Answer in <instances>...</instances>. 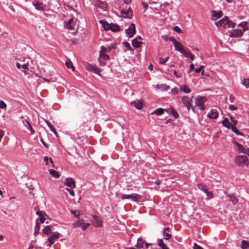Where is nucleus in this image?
<instances>
[{
  "label": "nucleus",
  "mask_w": 249,
  "mask_h": 249,
  "mask_svg": "<svg viewBox=\"0 0 249 249\" xmlns=\"http://www.w3.org/2000/svg\"><path fill=\"white\" fill-rule=\"evenodd\" d=\"M228 196L230 198V201L232 202L233 204H236L238 203V200L233 195H229Z\"/></svg>",
  "instance_id": "36"
},
{
  "label": "nucleus",
  "mask_w": 249,
  "mask_h": 249,
  "mask_svg": "<svg viewBox=\"0 0 249 249\" xmlns=\"http://www.w3.org/2000/svg\"><path fill=\"white\" fill-rule=\"evenodd\" d=\"M235 25L236 23L232 22L228 18V17H227V28H234Z\"/></svg>",
  "instance_id": "34"
},
{
  "label": "nucleus",
  "mask_w": 249,
  "mask_h": 249,
  "mask_svg": "<svg viewBox=\"0 0 249 249\" xmlns=\"http://www.w3.org/2000/svg\"><path fill=\"white\" fill-rule=\"evenodd\" d=\"M227 17H225L218 21L216 22L215 25L217 27H222L224 28H227Z\"/></svg>",
  "instance_id": "12"
},
{
  "label": "nucleus",
  "mask_w": 249,
  "mask_h": 249,
  "mask_svg": "<svg viewBox=\"0 0 249 249\" xmlns=\"http://www.w3.org/2000/svg\"><path fill=\"white\" fill-rule=\"evenodd\" d=\"M83 223H84V219L78 218V220L77 221H75V222H74L73 223V227L74 228L81 227V225Z\"/></svg>",
  "instance_id": "28"
},
{
  "label": "nucleus",
  "mask_w": 249,
  "mask_h": 249,
  "mask_svg": "<svg viewBox=\"0 0 249 249\" xmlns=\"http://www.w3.org/2000/svg\"><path fill=\"white\" fill-rule=\"evenodd\" d=\"M169 59V57H167L166 58H163L162 57H160L159 58V63L160 64H164L165 63H166L168 60Z\"/></svg>",
  "instance_id": "45"
},
{
  "label": "nucleus",
  "mask_w": 249,
  "mask_h": 249,
  "mask_svg": "<svg viewBox=\"0 0 249 249\" xmlns=\"http://www.w3.org/2000/svg\"><path fill=\"white\" fill-rule=\"evenodd\" d=\"M230 120L231 121V122L234 125H235L237 124V121L234 118V117L231 116H230Z\"/></svg>",
  "instance_id": "53"
},
{
  "label": "nucleus",
  "mask_w": 249,
  "mask_h": 249,
  "mask_svg": "<svg viewBox=\"0 0 249 249\" xmlns=\"http://www.w3.org/2000/svg\"><path fill=\"white\" fill-rule=\"evenodd\" d=\"M238 28L231 31L229 36L231 37H240L243 33L248 29V23L246 21H242L237 25Z\"/></svg>",
  "instance_id": "1"
},
{
  "label": "nucleus",
  "mask_w": 249,
  "mask_h": 249,
  "mask_svg": "<svg viewBox=\"0 0 249 249\" xmlns=\"http://www.w3.org/2000/svg\"><path fill=\"white\" fill-rule=\"evenodd\" d=\"M174 47H175V49L176 51L180 52L181 53H183V51L185 50V48H184V47L183 46L182 44L178 41L174 45Z\"/></svg>",
  "instance_id": "17"
},
{
  "label": "nucleus",
  "mask_w": 249,
  "mask_h": 249,
  "mask_svg": "<svg viewBox=\"0 0 249 249\" xmlns=\"http://www.w3.org/2000/svg\"><path fill=\"white\" fill-rule=\"evenodd\" d=\"M221 15H222V12L221 11L216 12L214 10L212 11V19L213 20H216L218 18H220L221 17Z\"/></svg>",
  "instance_id": "19"
},
{
  "label": "nucleus",
  "mask_w": 249,
  "mask_h": 249,
  "mask_svg": "<svg viewBox=\"0 0 249 249\" xmlns=\"http://www.w3.org/2000/svg\"><path fill=\"white\" fill-rule=\"evenodd\" d=\"M180 90L187 94L190 93L191 91L190 88L186 85L181 86L180 87Z\"/></svg>",
  "instance_id": "24"
},
{
  "label": "nucleus",
  "mask_w": 249,
  "mask_h": 249,
  "mask_svg": "<svg viewBox=\"0 0 249 249\" xmlns=\"http://www.w3.org/2000/svg\"><path fill=\"white\" fill-rule=\"evenodd\" d=\"M64 185L71 188H74L76 187L75 180L73 178H67L64 183Z\"/></svg>",
  "instance_id": "13"
},
{
  "label": "nucleus",
  "mask_w": 249,
  "mask_h": 249,
  "mask_svg": "<svg viewBox=\"0 0 249 249\" xmlns=\"http://www.w3.org/2000/svg\"><path fill=\"white\" fill-rule=\"evenodd\" d=\"M141 197V195L134 193L130 195H124L122 196V199H130L133 201H137Z\"/></svg>",
  "instance_id": "6"
},
{
  "label": "nucleus",
  "mask_w": 249,
  "mask_h": 249,
  "mask_svg": "<svg viewBox=\"0 0 249 249\" xmlns=\"http://www.w3.org/2000/svg\"><path fill=\"white\" fill-rule=\"evenodd\" d=\"M229 108L231 110H236L237 109V107L233 105H230Z\"/></svg>",
  "instance_id": "60"
},
{
  "label": "nucleus",
  "mask_w": 249,
  "mask_h": 249,
  "mask_svg": "<svg viewBox=\"0 0 249 249\" xmlns=\"http://www.w3.org/2000/svg\"><path fill=\"white\" fill-rule=\"evenodd\" d=\"M32 4L36 10L42 11L45 10L43 3L39 0H33Z\"/></svg>",
  "instance_id": "10"
},
{
  "label": "nucleus",
  "mask_w": 249,
  "mask_h": 249,
  "mask_svg": "<svg viewBox=\"0 0 249 249\" xmlns=\"http://www.w3.org/2000/svg\"><path fill=\"white\" fill-rule=\"evenodd\" d=\"M142 5L143 8H144V12H145L148 7V5L146 2H142Z\"/></svg>",
  "instance_id": "59"
},
{
  "label": "nucleus",
  "mask_w": 249,
  "mask_h": 249,
  "mask_svg": "<svg viewBox=\"0 0 249 249\" xmlns=\"http://www.w3.org/2000/svg\"><path fill=\"white\" fill-rule=\"evenodd\" d=\"M49 172L50 174L55 178H59L60 177V175L58 172L53 169L50 170Z\"/></svg>",
  "instance_id": "35"
},
{
  "label": "nucleus",
  "mask_w": 249,
  "mask_h": 249,
  "mask_svg": "<svg viewBox=\"0 0 249 249\" xmlns=\"http://www.w3.org/2000/svg\"><path fill=\"white\" fill-rule=\"evenodd\" d=\"M90 225V223H85V221L84 220V223L82 224V225H81L82 230L83 231L86 230L87 228Z\"/></svg>",
  "instance_id": "46"
},
{
  "label": "nucleus",
  "mask_w": 249,
  "mask_h": 249,
  "mask_svg": "<svg viewBox=\"0 0 249 249\" xmlns=\"http://www.w3.org/2000/svg\"><path fill=\"white\" fill-rule=\"evenodd\" d=\"M206 101L207 99L205 97L197 96L195 98L196 106L198 107L201 110H204L206 108V106L204 104Z\"/></svg>",
  "instance_id": "3"
},
{
  "label": "nucleus",
  "mask_w": 249,
  "mask_h": 249,
  "mask_svg": "<svg viewBox=\"0 0 249 249\" xmlns=\"http://www.w3.org/2000/svg\"><path fill=\"white\" fill-rule=\"evenodd\" d=\"M158 245L160 247L161 249H169L163 243V241L161 239L158 240Z\"/></svg>",
  "instance_id": "31"
},
{
  "label": "nucleus",
  "mask_w": 249,
  "mask_h": 249,
  "mask_svg": "<svg viewBox=\"0 0 249 249\" xmlns=\"http://www.w3.org/2000/svg\"><path fill=\"white\" fill-rule=\"evenodd\" d=\"M72 189L73 188H66V190L70 193L71 195L72 196H74V192Z\"/></svg>",
  "instance_id": "52"
},
{
  "label": "nucleus",
  "mask_w": 249,
  "mask_h": 249,
  "mask_svg": "<svg viewBox=\"0 0 249 249\" xmlns=\"http://www.w3.org/2000/svg\"><path fill=\"white\" fill-rule=\"evenodd\" d=\"M174 31L176 32H177V33H180L181 32V30L180 28L178 26H176L174 27Z\"/></svg>",
  "instance_id": "55"
},
{
  "label": "nucleus",
  "mask_w": 249,
  "mask_h": 249,
  "mask_svg": "<svg viewBox=\"0 0 249 249\" xmlns=\"http://www.w3.org/2000/svg\"><path fill=\"white\" fill-rule=\"evenodd\" d=\"M84 68L88 71H92L96 74H99V73L101 71L100 69L97 68L94 65L89 64L87 62H85L84 63Z\"/></svg>",
  "instance_id": "5"
},
{
  "label": "nucleus",
  "mask_w": 249,
  "mask_h": 249,
  "mask_svg": "<svg viewBox=\"0 0 249 249\" xmlns=\"http://www.w3.org/2000/svg\"><path fill=\"white\" fill-rule=\"evenodd\" d=\"M205 194H206L207 197L210 199L213 198V192L212 191L209 192L208 190L207 192L205 193Z\"/></svg>",
  "instance_id": "49"
},
{
  "label": "nucleus",
  "mask_w": 249,
  "mask_h": 249,
  "mask_svg": "<svg viewBox=\"0 0 249 249\" xmlns=\"http://www.w3.org/2000/svg\"><path fill=\"white\" fill-rule=\"evenodd\" d=\"M45 122L50 129L53 128V126L48 121L45 120Z\"/></svg>",
  "instance_id": "57"
},
{
  "label": "nucleus",
  "mask_w": 249,
  "mask_h": 249,
  "mask_svg": "<svg viewBox=\"0 0 249 249\" xmlns=\"http://www.w3.org/2000/svg\"><path fill=\"white\" fill-rule=\"evenodd\" d=\"M70 212L71 214H72L74 216L79 218L80 213L79 211L71 210Z\"/></svg>",
  "instance_id": "47"
},
{
  "label": "nucleus",
  "mask_w": 249,
  "mask_h": 249,
  "mask_svg": "<svg viewBox=\"0 0 249 249\" xmlns=\"http://www.w3.org/2000/svg\"><path fill=\"white\" fill-rule=\"evenodd\" d=\"M99 58H100V60L102 59V60H106L108 59L109 56L106 53H100V56H99Z\"/></svg>",
  "instance_id": "43"
},
{
  "label": "nucleus",
  "mask_w": 249,
  "mask_h": 249,
  "mask_svg": "<svg viewBox=\"0 0 249 249\" xmlns=\"http://www.w3.org/2000/svg\"><path fill=\"white\" fill-rule=\"evenodd\" d=\"M107 52V49L104 46L101 47V50L100 51V53H106Z\"/></svg>",
  "instance_id": "51"
},
{
  "label": "nucleus",
  "mask_w": 249,
  "mask_h": 249,
  "mask_svg": "<svg viewBox=\"0 0 249 249\" xmlns=\"http://www.w3.org/2000/svg\"><path fill=\"white\" fill-rule=\"evenodd\" d=\"M197 187L198 188L204 192L205 193L207 192V191L208 190L207 186L203 183H199L197 184Z\"/></svg>",
  "instance_id": "27"
},
{
  "label": "nucleus",
  "mask_w": 249,
  "mask_h": 249,
  "mask_svg": "<svg viewBox=\"0 0 249 249\" xmlns=\"http://www.w3.org/2000/svg\"><path fill=\"white\" fill-rule=\"evenodd\" d=\"M142 43V42L138 41L137 40V38H134L132 41V46L136 48H138L140 47L141 44Z\"/></svg>",
  "instance_id": "30"
},
{
  "label": "nucleus",
  "mask_w": 249,
  "mask_h": 249,
  "mask_svg": "<svg viewBox=\"0 0 249 249\" xmlns=\"http://www.w3.org/2000/svg\"><path fill=\"white\" fill-rule=\"evenodd\" d=\"M131 105L134 106L138 109H141L142 107V103L138 100L131 102Z\"/></svg>",
  "instance_id": "21"
},
{
  "label": "nucleus",
  "mask_w": 249,
  "mask_h": 249,
  "mask_svg": "<svg viewBox=\"0 0 249 249\" xmlns=\"http://www.w3.org/2000/svg\"><path fill=\"white\" fill-rule=\"evenodd\" d=\"M164 109L161 108H159L157 109H156L155 111H154L152 114L155 113L157 115H160L164 113Z\"/></svg>",
  "instance_id": "38"
},
{
  "label": "nucleus",
  "mask_w": 249,
  "mask_h": 249,
  "mask_svg": "<svg viewBox=\"0 0 249 249\" xmlns=\"http://www.w3.org/2000/svg\"><path fill=\"white\" fill-rule=\"evenodd\" d=\"M242 248L244 249V248H247L249 247V244L248 243V242H246L245 240H243L242 241Z\"/></svg>",
  "instance_id": "50"
},
{
  "label": "nucleus",
  "mask_w": 249,
  "mask_h": 249,
  "mask_svg": "<svg viewBox=\"0 0 249 249\" xmlns=\"http://www.w3.org/2000/svg\"><path fill=\"white\" fill-rule=\"evenodd\" d=\"M170 232V229L169 228H165L164 229L163 236L164 237V239L169 240L171 236Z\"/></svg>",
  "instance_id": "18"
},
{
  "label": "nucleus",
  "mask_w": 249,
  "mask_h": 249,
  "mask_svg": "<svg viewBox=\"0 0 249 249\" xmlns=\"http://www.w3.org/2000/svg\"><path fill=\"white\" fill-rule=\"evenodd\" d=\"M234 162L237 166L239 167H248L249 165V161L246 156L238 155L236 156L234 159Z\"/></svg>",
  "instance_id": "2"
},
{
  "label": "nucleus",
  "mask_w": 249,
  "mask_h": 249,
  "mask_svg": "<svg viewBox=\"0 0 249 249\" xmlns=\"http://www.w3.org/2000/svg\"><path fill=\"white\" fill-rule=\"evenodd\" d=\"M100 22L103 25L105 30H109L110 29L111 23L109 24L107 21L101 20Z\"/></svg>",
  "instance_id": "26"
},
{
  "label": "nucleus",
  "mask_w": 249,
  "mask_h": 249,
  "mask_svg": "<svg viewBox=\"0 0 249 249\" xmlns=\"http://www.w3.org/2000/svg\"><path fill=\"white\" fill-rule=\"evenodd\" d=\"M59 238V233L57 232H53L52 235L50 236L48 238V241L49 243L47 245V246L51 247V245L53 244L55 241L57 240Z\"/></svg>",
  "instance_id": "8"
},
{
  "label": "nucleus",
  "mask_w": 249,
  "mask_h": 249,
  "mask_svg": "<svg viewBox=\"0 0 249 249\" xmlns=\"http://www.w3.org/2000/svg\"><path fill=\"white\" fill-rule=\"evenodd\" d=\"M28 62L26 63H25L22 65V68L24 70H28Z\"/></svg>",
  "instance_id": "62"
},
{
  "label": "nucleus",
  "mask_w": 249,
  "mask_h": 249,
  "mask_svg": "<svg viewBox=\"0 0 249 249\" xmlns=\"http://www.w3.org/2000/svg\"><path fill=\"white\" fill-rule=\"evenodd\" d=\"M125 33L129 37H132L136 33V28L134 23H131L128 28L125 29Z\"/></svg>",
  "instance_id": "7"
},
{
  "label": "nucleus",
  "mask_w": 249,
  "mask_h": 249,
  "mask_svg": "<svg viewBox=\"0 0 249 249\" xmlns=\"http://www.w3.org/2000/svg\"><path fill=\"white\" fill-rule=\"evenodd\" d=\"M92 222L96 227H101L102 226L101 219L97 216L92 215Z\"/></svg>",
  "instance_id": "11"
},
{
  "label": "nucleus",
  "mask_w": 249,
  "mask_h": 249,
  "mask_svg": "<svg viewBox=\"0 0 249 249\" xmlns=\"http://www.w3.org/2000/svg\"><path fill=\"white\" fill-rule=\"evenodd\" d=\"M193 249H203L201 246L198 245L196 243H194Z\"/></svg>",
  "instance_id": "58"
},
{
  "label": "nucleus",
  "mask_w": 249,
  "mask_h": 249,
  "mask_svg": "<svg viewBox=\"0 0 249 249\" xmlns=\"http://www.w3.org/2000/svg\"><path fill=\"white\" fill-rule=\"evenodd\" d=\"M169 40L171 41L173 43L174 45L178 41L173 37H170Z\"/></svg>",
  "instance_id": "56"
},
{
  "label": "nucleus",
  "mask_w": 249,
  "mask_h": 249,
  "mask_svg": "<svg viewBox=\"0 0 249 249\" xmlns=\"http://www.w3.org/2000/svg\"><path fill=\"white\" fill-rule=\"evenodd\" d=\"M241 84L245 86L246 88H248L249 87V79H244L242 80Z\"/></svg>",
  "instance_id": "44"
},
{
  "label": "nucleus",
  "mask_w": 249,
  "mask_h": 249,
  "mask_svg": "<svg viewBox=\"0 0 249 249\" xmlns=\"http://www.w3.org/2000/svg\"><path fill=\"white\" fill-rule=\"evenodd\" d=\"M170 112L175 118H177L178 117V114L177 111L173 107L170 108Z\"/></svg>",
  "instance_id": "42"
},
{
  "label": "nucleus",
  "mask_w": 249,
  "mask_h": 249,
  "mask_svg": "<svg viewBox=\"0 0 249 249\" xmlns=\"http://www.w3.org/2000/svg\"><path fill=\"white\" fill-rule=\"evenodd\" d=\"M121 13L125 15L124 16L125 18H131L132 17V11L130 7H129L126 11L124 9H122Z\"/></svg>",
  "instance_id": "14"
},
{
  "label": "nucleus",
  "mask_w": 249,
  "mask_h": 249,
  "mask_svg": "<svg viewBox=\"0 0 249 249\" xmlns=\"http://www.w3.org/2000/svg\"><path fill=\"white\" fill-rule=\"evenodd\" d=\"M39 230H40V225L37 221V220H36V226H35V229H34V234L35 235L38 234Z\"/></svg>",
  "instance_id": "39"
},
{
  "label": "nucleus",
  "mask_w": 249,
  "mask_h": 249,
  "mask_svg": "<svg viewBox=\"0 0 249 249\" xmlns=\"http://www.w3.org/2000/svg\"><path fill=\"white\" fill-rule=\"evenodd\" d=\"M65 64L68 69L71 68L73 71H74V67H73L72 62L70 61V59H68L66 60Z\"/></svg>",
  "instance_id": "37"
},
{
  "label": "nucleus",
  "mask_w": 249,
  "mask_h": 249,
  "mask_svg": "<svg viewBox=\"0 0 249 249\" xmlns=\"http://www.w3.org/2000/svg\"><path fill=\"white\" fill-rule=\"evenodd\" d=\"M236 145L238 147L239 152L247 154L248 156H249V148H245L241 144L239 143H236Z\"/></svg>",
  "instance_id": "15"
},
{
  "label": "nucleus",
  "mask_w": 249,
  "mask_h": 249,
  "mask_svg": "<svg viewBox=\"0 0 249 249\" xmlns=\"http://www.w3.org/2000/svg\"><path fill=\"white\" fill-rule=\"evenodd\" d=\"M207 116L211 119H216L218 116V113L214 109H212L207 114Z\"/></svg>",
  "instance_id": "16"
},
{
  "label": "nucleus",
  "mask_w": 249,
  "mask_h": 249,
  "mask_svg": "<svg viewBox=\"0 0 249 249\" xmlns=\"http://www.w3.org/2000/svg\"><path fill=\"white\" fill-rule=\"evenodd\" d=\"M145 241H144L142 238H138L137 240V243L136 245V247L139 249H143L144 248V245L145 243Z\"/></svg>",
  "instance_id": "25"
},
{
  "label": "nucleus",
  "mask_w": 249,
  "mask_h": 249,
  "mask_svg": "<svg viewBox=\"0 0 249 249\" xmlns=\"http://www.w3.org/2000/svg\"><path fill=\"white\" fill-rule=\"evenodd\" d=\"M223 125L228 129H231L233 125L229 121L228 118H225L222 122Z\"/></svg>",
  "instance_id": "23"
},
{
  "label": "nucleus",
  "mask_w": 249,
  "mask_h": 249,
  "mask_svg": "<svg viewBox=\"0 0 249 249\" xmlns=\"http://www.w3.org/2000/svg\"><path fill=\"white\" fill-rule=\"evenodd\" d=\"M169 5L168 2H164L162 5H160V9H162V7H166Z\"/></svg>",
  "instance_id": "63"
},
{
  "label": "nucleus",
  "mask_w": 249,
  "mask_h": 249,
  "mask_svg": "<svg viewBox=\"0 0 249 249\" xmlns=\"http://www.w3.org/2000/svg\"><path fill=\"white\" fill-rule=\"evenodd\" d=\"M96 6L97 7L102 9L104 11L107 10V5L105 2L100 1L96 3Z\"/></svg>",
  "instance_id": "22"
},
{
  "label": "nucleus",
  "mask_w": 249,
  "mask_h": 249,
  "mask_svg": "<svg viewBox=\"0 0 249 249\" xmlns=\"http://www.w3.org/2000/svg\"><path fill=\"white\" fill-rule=\"evenodd\" d=\"M182 54L186 57H189L192 53L188 49H185L183 51V53H182Z\"/></svg>",
  "instance_id": "41"
},
{
  "label": "nucleus",
  "mask_w": 249,
  "mask_h": 249,
  "mask_svg": "<svg viewBox=\"0 0 249 249\" xmlns=\"http://www.w3.org/2000/svg\"><path fill=\"white\" fill-rule=\"evenodd\" d=\"M6 107V104L3 101H0V108L3 109V108H5Z\"/></svg>",
  "instance_id": "54"
},
{
  "label": "nucleus",
  "mask_w": 249,
  "mask_h": 249,
  "mask_svg": "<svg viewBox=\"0 0 249 249\" xmlns=\"http://www.w3.org/2000/svg\"><path fill=\"white\" fill-rule=\"evenodd\" d=\"M45 219H46L44 217V216L43 215L42 216H41L40 217H39V220L41 223H44Z\"/></svg>",
  "instance_id": "64"
},
{
  "label": "nucleus",
  "mask_w": 249,
  "mask_h": 249,
  "mask_svg": "<svg viewBox=\"0 0 249 249\" xmlns=\"http://www.w3.org/2000/svg\"><path fill=\"white\" fill-rule=\"evenodd\" d=\"M231 129L232 130V131L234 132L236 134H237L238 136H242L243 134L239 131V130L237 129V128L235 126L232 125Z\"/></svg>",
  "instance_id": "40"
},
{
  "label": "nucleus",
  "mask_w": 249,
  "mask_h": 249,
  "mask_svg": "<svg viewBox=\"0 0 249 249\" xmlns=\"http://www.w3.org/2000/svg\"><path fill=\"white\" fill-rule=\"evenodd\" d=\"M120 29V26L114 23H111L110 29L113 32H118L119 31Z\"/></svg>",
  "instance_id": "32"
},
{
  "label": "nucleus",
  "mask_w": 249,
  "mask_h": 249,
  "mask_svg": "<svg viewBox=\"0 0 249 249\" xmlns=\"http://www.w3.org/2000/svg\"><path fill=\"white\" fill-rule=\"evenodd\" d=\"M204 68V66H201L199 68H197V69H195V71L197 73H199L200 72L202 69Z\"/></svg>",
  "instance_id": "61"
},
{
  "label": "nucleus",
  "mask_w": 249,
  "mask_h": 249,
  "mask_svg": "<svg viewBox=\"0 0 249 249\" xmlns=\"http://www.w3.org/2000/svg\"><path fill=\"white\" fill-rule=\"evenodd\" d=\"M171 92L173 95L177 94L178 93V89L177 88H174L171 89Z\"/></svg>",
  "instance_id": "48"
},
{
  "label": "nucleus",
  "mask_w": 249,
  "mask_h": 249,
  "mask_svg": "<svg viewBox=\"0 0 249 249\" xmlns=\"http://www.w3.org/2000/svg\"><path fill=\"white\" fill-rule=\"evenodd\" d=\"M75 25V21L74 19L72 18H71L70 19H68L67 21H65V27L70 30H74Z\"/></svg>",
  "instance_id": "9"
},
{
  "label": "nucleus",
  "mask_w": 249,
  "mask_h": 249,
  "mask_svg": "<svg viewBox=\"0 0 249 249\" xmlns=\"http://www.w3.org/2000/svg\"><path fill=\"white\" fill-rule=\"evenodd\" d=\"M157 88L161 89V90L167 91L170 89V87L166 84H158L157 85Z\"/></svg>",
  "instance_id": "29"
},
{
  "label": "nucleus",
  "mask_w": 249,
  "mask_h": 249,
  "mask_svg": "<svg viewBox=\"0 0 249 249\" xmlns=\"http://www.w3.org/2000/svg\"><path fill=\"white\" fill-rule=\"evenodd\" d=\"M42 232L44 234L49 235L52 233V231L50 226H46L43 230Z\"/></svg>",
  "instance_id": "33"
},
{
  "label": "nucleus",
  "mask_w": 249,
  "mask_h": 249,
  "mask_svg": "<svg viewBox=\"0 0 249 249\" xmlns=\"http://www.w3.org/2000/svg\"><path fill=\"white\" fill-rule=\"evenodd\" d=\"M23 123L24 124L25 126L27 127V129H28L32 134H33L35 133V130L32 128L30 123H29V121L27 120H23Z\"/></svg>",
  "instance_id": "20"
},
{
  "label": "nucleus",
  "mask_w": 249,
  "mask_h": 249,
  "mask_svg": "<svg viewBox=\"0 0 249 249\" xmlns=\"http://www.w3.org/2000/svg\"><path fill=\"white\" fill-rule=\"evenodd\" d=\"M193 98L194 96H191L190 98L188 96H184L181 98L182 103L187 108L188 111L191 109Z\"/></svg>",
  "instance_id": "4"
}]
</instances>
